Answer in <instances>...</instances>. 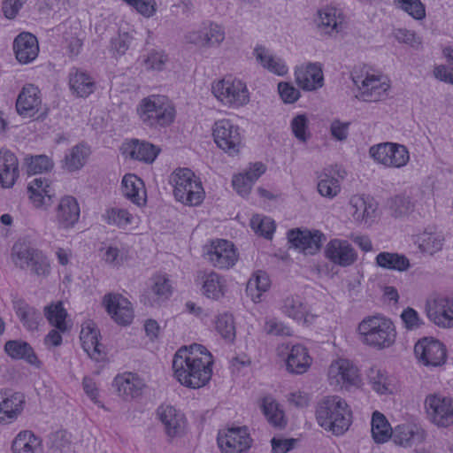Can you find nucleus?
Returning <instances> with one entry per match:
<instances>
[{
	"label": "nucleus",
	"instance_id": "obj_1",
	"mask_svg": "<svg viewBox=\"0 0 453 453\" xmlns=\"http://www.w3.org/2000/svg\"><path fill=\"white\" fill-rule=\"evenodd\" d=\"M212 357L201 344L180 348L174 355L173 369L177 380L185 387L199 388L211 380Z\"/></svg>",
	"mask_w": 453,
	"mask_h": 453
},
{
	"label": "nucleus",
	"instance_id": "obj_2",
	"mask_svg": "<svg viewBox=\"0 0 453 453\" xmlns=\"http://www.w3.org/2000/svg\"><path fill=\"white\" fill-rule=\"evenodd\" d=\"M316 419L326 431L342 435L351 425L352 411L344 399L338 395H329L318 403Z\"/></svg>",
	"mask_w": 453,
	"mask_h": 453
},
{
	"label": "nucleus",
	"instance_id": "obj_3",
	"mask_svg": "<svg viewBox=\"0 0 453 453\" xmlns=\"http://www.w3.org/2000/svg\"><path fill=\"white\" fill-rule=\"evenodd\" d=\"M357 331L364 344L377 349L389 348L396 338L394 323L381 314L364 318L358 324Z\"/></svg>",
	"mask_w": 453,
	"mask_h": 453
},
{
	"label": "nucleus",
	"instance_id": "obj_4",
	"mask_svg": "<svg viewBox=\"0 0 453 453\" xmlns=\"http://www.w3.org/2000/svg\"><path fill=\"white\" fill-rule=\"evenodd\" d=\"M137 113L142 122L151 128L170 126L175 118V108L165 96L151 95L141 100Z\"/></svg>",
	"mask_w": 453,
	"mask_h": 453
},
{
	"label": "nucleus",
	"instance_id": "obj_5",
	"mask_svg": "<svg viewBox=\"0 0 453 453\" xmlns=\"http://www.w3.org/2000/svg\"><path fill=\"white\" fill-rule=\"evenodd\" d=\"M170 181L173 185V195L177 201L191 206L203 202L204 192L202 183L190 169L174 171Z\"/></svg>",
	"mask_w": 453,
	"mask_h": 453
},
{
	"label": "nucleus",
	"instance_id": "obj_6",
	"mask_svg": "<svg viewBox=\"0 0 453 453\" xmlns=\"http://www.w3.org/2000/svg\"><path fill=\"white\" fill-rule=\"evenodd\" d=\"M214 96L223 104L238 108L250 102V93L246 84L238 79L224 78L212 83Z\"/></svg>",
	"mask_w": 453,
	"mask_h": 453
},
{
	"label": "nucleus",
	"instance_id": "obj_7",
	"mask_svg": "<svg viewBox=\"0 0 453 453\" xmlns=\"http://www.w3.org/2000/svg\"><path fill=\"white\" fill-rule=\"evenodd\" d=\"M427 419L438 427L453 424V399L441 393L428 394L424 400Z\"/></svg>",
	"mask_w": 453,
	"mask_h": 453
},
{
	"label": "nucleus",
	"instance_id": "obj_8",
	"mask_svg": "<svg viewBox=\"0 0 453 453\" xmlns=\"http://www.w3.org/2000/svg\"><path fill=\"white\" fill-rule=\"evenodd\" d=\"M225 29L220 25L212 21H203L195 29L187 32L184 35L185 42L202 49L219 47L225 40Z\"/></svg>",
	"mask_w": 453,
	"mask_h": 453
},
{
	"label": "nucleus",
	"instance_id": "obj_9",
	"mask_svg": "<svg viewBox=\"0 0 453 453\" xmlns=\"http://www.w3.org/2000/svg\"><path fill=\"white\" fill-rule=\"evenodd\" d=\"M212 135L217 146L230 156L239 153L242 135L238 126L229 119H220L214 123Z\"/></svg>",
	"mask_w": 453,
	"mask_h": 453
},
{
	"label": "nucleus",
	"instance_id": "obj_10",
	"mask_svg": "<svg viewBox=\"0 0 453 453\" xmlns=\"http://www.w3.org/2000/svg\"><path fill=\"white\" fill-rule=\"evenodd\" d=\"M369 154L377 163L388 167H403L410 159L407 148L393 142L373 145L370 148Z\"/></svg>",
	"mask_w": 453,
	"mask_h": 453
},
{
	"label": "nucleus",
	"instance_id": "obj_11",
	"mask_svg": "<svg viewBox=\"0 0 453 453\" xmlns=\"http://www.w3.org/2000/svg\"><path fill=\"white\" fill-rule=\"evenodd\" d=\"M252 441L246 426L229 427L218 434V445L223 453H247Z\"/></svg>",
	"mask_w": 453,
	"mask_h": 453
},
{
	"label": "nucleus",
	"instance_id": "obj_12",
	"mask_svg": "<svg viewBox=\"0 0 453 453\" xmlns=\"http://www.w3.org/2000/svg\"><path fill=\"white\" fill-rule=\"evenodd\" d=\"M426 314L431 321L443 328L453 327V292L426 301Z\"/></svg>",
	"mask_w": 453,
	"mask_h": 453
},
{
	"label": "nucleus",
	"instance_id": "obj_13",
	"mask_svg": "<svg viewBox=\"0 0 453 453\" xmlns=\"http://www.w3.org/2000/svg\"><path fill=\"white\" fill-rule=\"evenodd\" d=\"M414 353L419 363L426 366H439L446 361V348L434 338L425 337L414 346Z\"/></svg>",
	"mask_w": 453,
	"mask_h": 453
},
{
	"label": "nucleus",
	"instance_id": "obj_14",
	"mask_svg": "<svg viewBox=\"0 0 453 453\" xmlns=\"http://www.w3.org/2000/svg\"><path fill=\"white\" fill-rule=\"evenodd\" d=\"M204 256L214 267L219 269H229L238 260L234 243L224 239L212 241Z\"/></svg>",
	"mask_w": 453,
	"mask_h": 453
},
{
	"label": "nucleus",
	"instance_id": "obj_15",
	"mask_svg": "<svg viewBox=\"0 0 453 453\" xmlns=\"http://www.w3.org/2000/svg\"><path fill=\"white\" fill-rule=\"evenodd\" d=\"M328 380L331 386L349 388L360 383L358 369L348 359H338L328 369Z\"/></svg>",
	"mask_w": 453,
	"mask_h": 453
},
{
	"label": "nucleus",
	"instance_id": "obj_16",
	"mask_svg": "<svg viewBox=\"0 0 453 453\" xmlns=\"http://www.w3.org/2000/svg\"><path fill=\"white\" fill-rule=\"evenodd\" d=\"M354 84L359 93L356 97L365 102H378L387 96L389 85L381 81L375 75H367L365 78L352 77Z\"/></svg>",
	"mask_w": 453,
	"mask_h": 453
},
{
	"label": "nucleus",
	"instance_id": "obj_17",
	"mask_svg": "<svg viewBox=\"0 0 453 453\" xmlns=\"http://www.w3.org/2000/svg\"><path fill=\"white\" fill-rule=\"evenodd\" d=\"M81 208L73 196H64L55 208V222L59 229L69 230L79 221Z\"/></svg>",
	"mask_w": 453,
	"mask_h": 453
},
{
	"label": "nucleus",
	"instance_id": "obj_18",
	"mask_svg": "<svg viewBox=\"0 0 453 453\" xmlns=\"http://www.w3.org/2000/svg\"><path fill=\"white\" fill-rule=\"evenodd\" d=\"M151 285L144 290L140 297L145 306H158L170 298L173 288L166 275L158 274L151 278Z\"/></svg>",
	"mask_w": 453,
	"mask_h": 453
},
{
	"label": "nucleus",
	"instance_id": "obj_19",
	"mask_svg": "<svg viewBox=\"0 0 453 453\" xmlns=\"http://www.w3.org/2000/svg\"><path fill=\"white\" fill-rule=\"evenodd\" d=\"M288 239L296 249L305 255H314L320 250L326 237L318 230L311 232L296 228L288 231Z\"/></svg>",
	"mask_w": 453,
	"mask_h": 453
},
{
	"label": "nucleus",
	"instance_id": "obj_20",
	"mask_svg": "<svg viewBox=\"0 0 453 453\" xmlns=\"http://www.w3.org/2000/svg\"><path fill=\"white\" fill-rule=\"evenodd\" d=\"M26 397L21 392L0 390V423L9 424L23 411Z\"/></svg>",
	"mask_w": 453,
	"mask_h": 453
},
{
	"label": "nucleus",
	"instance_id": "obj_21",
	"mask_svg": "<svg viewBox=\"0 0 453 453\" xmlns=\"http://www.w3.org/2000/svg\"><path fill=\"white\" fill-rule=\"evenodd\" d=\"M103 304L111 319L119 325L132 322L134 312L131 303L119 294H107L104 296Z\"/></svg>",
	"mask_w": 453,
	"mask_h": 453
},
{
	"label": "nucleus",
	"instance_id": "obj_22",
	"mask_svg": "<svg viewBox=\"0 0 453 453\" xmlns=\"http://www.w3.org/2000/svg\"><path fill=\"white\" fill-rule=\"evenodd\" d=\"M42 105L40 89L34 84H26L20 90L16 100V111L23 118H33Z\"/></svg>",
	"mask_w": 453,
	"mask_h": 453
},
{
	"label": "nucleus",
	"instance_id": "obj_23",
	"mask_svg": "<svg viewBox=\"0 0 453 453\" xmlns=\"http://www.w3.org/2000/svg\"><path fill=\"white\" fill-rule=\"evenodd\" d=\"M326 257L334 265L346 267L353 265L357 255L348 241L334 239L330 241L325 250Z\"/></svg>",
	"mask_w": 453,
	"mask_h": 453
},
{
	"label": "nucleus",
	"instance_id": "obj_24",
	"mask_svg": "<svg viewBox=\"0 0 453 453\" xmlns=\"http://www.w3.org/2000/svg\"><path fill=\"white\" fill-rule=\"evenodd\" d=\"M100 333L95 323L88 321L82 325L80 339L84 351L96 362L105 358L104 347L99 342Z\"/></svg>",
	"mask_w": 453,
	"mask_h": 453
},
{
	"label": "nucleus",
	"instance_id": "obj_25",
	"mask_svg": "<svg viewBox=\"0 0 453 453\" xmlns=\"http://www.w3.org/2000/svg\"><path fill=\"white\" fill-rule=\"evenodd\" d=\"M13 51L16 59L22 65L33 62L38 56L37 38L29 32H22L13 41Z\"/></svg>",
	"mask_w": 453,
	"mask_h": 453
},
{
	"label": "nucleus",
	"instance_id": "obj_26",
	"mask_svg": "<svg viewBox=\"0 0 453 453\" xmlns=\"http://www.w3.org/2000/svg\"><path fill=\"white\" fill-rule=\"evenodd\" d=\"M157 415L168 437L174 438L183 434L185 417L180 411L171 405H161L157 409Z\"/></svg>",
	"mask_w": 453,
	"mask_h": 453
},
{
	"label": "nucleus",
	"instance_id": "obj_27",
	"mask_svg": "<svg viewBox=\"0 0 453 453\" xmlns=\"http://www.w3.org/2000/svg\"><path fill=\"white\" fill-rule=\"evenodd\" d=\"M19 178V160L7 149H0V188H12Z\"/></svg>",
	"mask_w": 453,
	"mask_h": 453
},
{
	"label": "nucleus",
	"instance_id": "obj_28",
	"mask_svg": "<svg viewBox=\"0 0 453 453\" xmlns=\"http://www.w3.org/2000/svg\"><path fill=\"white\" fill-rule=\"evenodd\" d=\"M295 75L298 86L307 91L315 90L324 84L322 67L318 63H310L305 68L297 69Z\"/></svg>",
	"mask_w": 453,
	"mask_h": 453
},
{
	"label": "nucleus",
	"instance_id": "obj_29",
	"mask_svg": "<svg viewBox=\"0 0 453 453\" xmlns=\"http://www.w3.org/2000/svg\"><path fill=\"white\" fill-rule=\"evenodd\" d=\"M113 386L119 396L124 400H131L142 395L145 385L136 374L128 372L115 377Z\"/></svg>",
	"mask_w": 453,
	"mask_h": 453
},
{
	"label": "nucleus",
	"instance_id": "obj_30",
	"mask_svg": "<svg viewBox=\"0 0 453 453\" xmlns=\"http://www.w3.org/2000/svg\"><path fill=\"white\" fill-rule=\"evenodd\" d=\"M70 90L78 97L86 98L96 89L94 79L85 71L73 67L68 74Z\"/></svg>",
	"mask_w": 453,
	"mask_h": 453
},
{
	"label": "nucleus",
	"instance_id": "obj_31",
	"mask_svg": "<svg viewBox=\"0 0 453 453\" xmlns=\"http://www.w3.org/2000/svg\"><path fill=\"white\" fill-rule=\"evenodd\" d=\"M312 359L304 346L294 345L286 359L287 371L293 374H303L308 371Z\"/></svg>",
	"mask_w": 453,
	"mask_h": 453
},
{
	"label": "nucleus",
	"instance_id": "obj_32",
	"mask_svg": "<svg viewBox=\"0 0 453 453\" xmlns=\"http://www.w3.org/2000/svg\"><path fill=\"white\" fill-rule=\"evenodd\" d=\"M282 312L292 319L309 325L312 323L314 316L310 313L309 308L298 296H288L281 306Z\"/></svg>",
	"mask_w": 453,
	"mask_h": 453
},
{
	"label": "nucleus",
	"instance_id": "obj_33",
	"mask_svg": "<svg viewBox=\"0 0 453 453\" xmlns=\"http://www.w3.org/2000/svg\"><path fill=\"white\" fill-rule=\"evenodd\" d=\"M197 280L202 285V292L208 298L218 300L224 296V280L213 271L197 272Z\"/></svg>",
	"mask_w": 453,
	"mask_h": 453
},
{
	"label": "nucleus",
	"instance_id": "obj_34",
	"mask_svg": "<svg viewBox=\"0 0 453 453\" xmlns=\"http://www.w3.org/2000/svg\"><path fill=\"white\" fill-rule=\"evenodd\" d=\"M4 351L12 359H23L28 364L39 367L41 362L31 345L21 340H10L4 344Z\"/></svg>",
	"mask_w": 453,
	"mask_h": 453
},
{
	"label": "nucleus",
	"instance_id": "obj_35",
	"mask_svg": "<svg viewBox=\"0 0 453 453\" xmlns=\"http://www.w3.org/2000/svg\"><path fill=\"white\" fill-rule=\"evenodd\" d=\"M123 195L132 203L141 206L146 203V189L143 181L135 174H126L122 179Z\"/></svg>",
	"mask_w": 453,
	"mask_h": 453
},
{
	"label": "nucleus",
	"instance_id": "obj_36",
	"mask_svg": "<svg viewBox=\"0 0 453 453\" xmlns=\"http://www.w3.org/2000/svg\"><path fill=\"white\" fill-rule=\"evenodd\" d=\"M13 453H42V441L32 431L19 432L12 444Z\"/></svg>",
	"mask_w": 453,
	"mask_h": 453
},
{
	"label": "nucleus",
	"instance_id": "obj_37",
	"mask_svg": "<svg viewBox=\"0 0 453 453\" xmlns=\"http://www.w3.org/2000/svg\"><path fill=\"white\" fill-rule=\"evenodd\" d=\"M90 148L84 142L73 146L62 160V167L68 172H75L84 166L88 156Z\"/></svg>",
	"mask_w": 453,
	"mask_h": 453
},
{
	"label": "nucleus",
	"instance_id": "obj_38",
	"mask_svg": "<svg viewBox=\"0 0 453 453\" xmlns=\"http://www.w3.org/2000/svg\"><path fill=\"white\" fill-rule=\"evenodd\" d=\"M13 308L27 330L35 331L38 329L39 324L42 320V314L39 311L22 300L15 301L13 303Z\"/></svg>",
	"mask_w": 453,
	"mask_h": 453
},
{
	"label": "nucleus",
	"instance_id": "obj_39",
	"mask_svg": "<svg viewBox=\"0 0 453 453\" xmlns=\"http://www.w3.org/2000/svg\"><path fill=\"white\" fill-rule=\"evenodd\" d=\"M253 54L257 61L269 72L280 76L288 73V67L284 61L270 54L265 47L261 45L257 46L254 49Z\"/></svg>",
	"mask_w": 453,
	"mask_h": 453
},
{
	"label": "nucleus",
	"instance_id": "obj_40",
	"mask_svg": "<svg viewBox=\"0 0 453 453\" xmlns=\"http://www.w3.org/2000/svg\"><path fill=\"white\" fill-rule=\"evenodd\" d=\"M376 265L383 269L405 272L411 267L409 258L398 253L383 251L377 255Z\"/></svg>",
	"mask_w": 453,
	"mask_h": 453
},
{
	"label": "nucleus",
	"instance_id": "obj_41",
	"mask_svg": "<svg viewBox=\"0 0 453 453\" xmlns=\"http://www.w3.org/2000/svg\"><path fill=\"white\" fill-rule=\"evenodd\" d=\"M38 250L25 242H17L12 249V260L13 264L20 269L29 267L33 257Z\"/></svg>",
	"mask_w": 453,
	"mask_h": 453
},
{
	"label": "nucleus",
	"instance_id": "obj_42",
	"mask_svg": "<svg viewBox=\"0 0 453 453\" xmlns=\"http://www.w3.org/2000/svg\"><path fill=\"white\" fill-rule=\"evenodd\" d=\"M390 438L395 444L408 447L415 441H421L422 434L410 425H398L392 430Z\"/></svg>",
	"mask_w": 453,
	"mask_h": 453
},
{
	"label": "nucleus",
	"instance_id": "obj_43",
	"mask_svg": "<svg viewBox=\"0 0 453 453\" xmlns=\"http://www.w3.org/2000/svg\"><path fill=\"white\" fill-rule=\"evenodd\" d=\"M371 426L372 438L377 443L386 442L390 438L393 429L386 417L380 411L372 413Z\"/></svg>",
	"mask_w": 453,
	"mask_h": 453
},
{
	"label": "nucleus",
	"instance_id": "obj_44",
	"mask_svg": "<svg viewBox=\"0 0 453 453\" xmlns=\"http://www.w3.org/2000/svg\"><path fill=\"white\" fill-rule=\"evenodd\" d=\"M319 27L327 34L333 31L338 33L342 27V18L335 8L326 7L319 12Z\"/></svg>",
	"mask_w": 453,
	"mask_h": 453
},
{
	"label": "nucleus",
	"instance_id": "obj_45",
	"mask_svg": "<svg viewBox=\"0 0 453 453\" xmlns=\"http://www.w3.org/2000/svg\"><path fill=\"white\" fill-rule=\"evenodd\" d=\"M261 408L270 424L277 427H282L286 425L284 412L272 396L263 398Z\"/></svg>",
	"mask_w": 453,
	"mask_h": 453
},
{
	"label": "nucleus",
	"instance_id": "obj_46",
	"mask_svg": "<svg viewBox=\"0 0 453 453\" xmlns=\"http://www.w3.org/2000/svg\"><path fill=\"white\" fill-rule=\"evenodd\" d=\"M351 213L355 220L366 221L375 212L373 204L368 202L363 196H353L349 200Z\"/></svg>",
	"mask_w": 453,
	"mask_h": 453
},
{
	"label": "nucleus",
	"instance_id": "obj_47",
	"mask_svg": "<svg viewBox=\"0 0 453 453\" xmlns=\"http://www.w3.org/2000/svg\"><path fill=\"white\" fill-rule=\"evenodd\" d=\"M44 314L50 324L58 328V330L62 333L67 330L65 322L67 312L61 302L46 306L44 308Z\"/></svg>",
	"mask_w": 453,
	"mask_h": 453
},
{
	"label": "nucleus",
	"instance_id": "obj_48",
	"mask_svg": "<svg viewBox=\"0 0 453 453\" xmlns=\"http://www.w3.org/2000/svg\"><path fill=\"white\" fill-rule=\"evenodd\" d=\"M318 191L326 198H334L341 191V186L338 179L330 175L326 170L319 175Z\"/></svg>",
	"mask_w": 453,
	"mask_h": 453
},
{
	"label": "nucleus",
	"instance_id": "obj_49",
	"mask_svg": "<svg viewBox=\"0 0 453 453\" xmlns=\"http://www.w3.org/2000/svg\"><path fill=\"white\" fill-rule=\"evenodd\" d=\"M367 379L372 388L378 394L383 395L390 392V380L384 371L372 367L368 370Z\"/></svg>",
	"mask_w": 453,
	"mask_h": 453
},
{
	"label": "nucleus",
	"instance_id": "obj_50",
	"mask_svg": "<svg viewBox=\"0 0 453 453\" xmlns=\"http://www.w3.org/2000/svg\"><path fill=\"white\" fill-rule=\"evenodd\" d=\"M158 152L159 150L153 144L135 141L134 142L131 157L134 159L150 164L156 159Z\"/></svg>",
	"mask_w": 453,
	"mask_h": 453
},
{
	"label": "nucleus",
	"instance_id": "obj_51",
	"mask_svg": "<svg viewBox=\"0 0 453 453\" xmlns=\"http://www.w3.org/2000/svg\"><path fill=\"white\" fill-rule=\"evenodd\" d=\"M418 242L422 251L433 255L441 250L444 238L441 233L425 231L418 236Z\"/></svg>",
	"mask_w": 453,
	"mask_h": 453
},
{
	"label": "nucleus",
	"instance_id": "obj_52",
	"mask_svg": "<svg viewBox=\"0 0 453 453\" xmlns=\"http://www.w3.org/2000/svg\"><path fill=\"white\" fill-rule=\"evenodd\" d=\"M270 287L268 275L264 272H258L254 279L248 281L246 291L254 302H257L262 293L266 292Z\"/></svg>",
	"mask_w": 453,
	"mask_h": 453
},
{
	"label": "nucleus",
	"instance_id": "obj_53",
	"mask_svg": "<svg viewBox=\"0 0 453 453\" xmlns=\"http://www.w3.org/2000/svg\"><path fill=\"white\" fill-rule=\"evenodd\" d=\"M26 164L28 174H39L49 172L54 165L51 158L46 155H36L26 158Z\"/></svg>",
	"mask_w": 453,
	"mask_h": 453
},
{
	"label": "nucleus",
	"instance_id": "obj_54",
	"mask_svg": "<svg viewBox=\"0 0 453 453\" xmlns=\"http://www.w3.org/2000/svg\"><path fill=\"white\" fill-rule=\"evenodd\" d=\"M217 332L226 341L233 342L235 338V326L231 314L223 313L218 316L215 322Z\"/></svg>",
	"mask_w": 453,
	"mask_h": 453
},
{
	"label": "nucleus",
	"instance_id": "obj_55",
	"mask_svg": "<svg viewBox=\"0 0 453 453\" xmlns=\"http://www.w3.org/2000/svg\"><path fill=\"white\" fill-rule=\"evenodd\" d=\"M398 8L407 12L415 19L420 20L426 17L425 5L420 0H394Z\"/></svg>",
	"mask_w": 453,
	"mask_h": 453
},
{
	"label": "nucleus",
	"instance_id": "obj_56",
	"mask_svg": "<svg viewBox=\"0 0 453 453\" xmlns=\"http://www.w3.org/2000/svg\"><path fill=\"white\" fill-rule=\"evenodd\" d=\"M109 225H115L119 227H125L132 222L133 216L127 210L120 208H111L108 210L104 216Z\"/></svg>",
	"mask_w": 453,
	"mask_h": 453
},
{
	"label": "nucleus",
	"instance_id": "obj_57",
	"mask_svg": "<svg viewBox=\"0 0 453 453\" xmlns=\"http://www.w3.org/2000/svg\"><path fill=\"white\" fill-rule=\"evenodd\" d=\"M250 226L257 234L266 239H271L275 231L274 222L269 218L254 217L250 221Z\"/></svg>",
	"mask_w": 453,
	"mask_h": 453
},
{
	"label": "nucleus",
	"instance_id": "obj_58",
	"mask_svg": "<svg viewBox=\"0 0 453 453\" xmlns=\"http://www.w3.org/2000/svg\"><path fill=\"white\" fill-rule=\"evenodd\" d=\"M264 331L266 334L275 336H290L292 334L291 329L275 318L267 319L265 320Z\"/></svg>",
	"mask_w": 453,
	"mask_h": 453
},
{
	"label": "nucleus",
	"instance_id": "obj_59",
	"mask_svg": "<svg viewBox=\"0 0 453 453\" xmlns=\"http://www.w3.org/2000/svg\"><path fill=\"white\" fill-rule=\"evenodd\" d=\"M413 204L408 196H396L390 203V209L395 217L407 215L412 211Z\"/></svg>",
	"mask_w": 453,
	"mask_h": 453
},
{
	"label": "nucleus",
	"instance_id": "obj_60",
	"mask_svg": "<svg viewBox=\"0 0 453 453\" xmlns=\"http://www.w3.org/2000/svg\"><path fill=\"white\" fill-rule=\"evenodd\" d=\"M255 181L245 173L234 175L232 180V185L234 190L242 196H247Z\"/></svg>",
	"mask_w": 453,
	"mask_h": 453
},
{
	"label": "nucleus",
	"instance_id": "obj_61",
	"mask_svg": "<svg viewBox=\"0 0 453 453\" xmlns=\"http://www.w3.org/2000/svg\"><path fill=\"white\" fill-rule=\"evenodd\" d=\"M168 58L163 51H151L144 60L147 69L161 71Z\"/></svg>",
	"mask_w": 453,
	"mask_h": 453
},
{
	"label": "nucleus",
	"instance_id": "obj_62",
	"mask_svg": "<svg viewBox=\"0 0 453 453\" xmlns=\"http://www.w3.org/2000/svg\"><path fill=\"white\" fill-rule=\"evenodd\" d=\"M279 94L286 104H293L300 97V92L295 87L288 82H280L278 84Z\"/></svg>",
	"mask_w": 453,
	"mask_h": 453
},
{
	"label": "nucleus",
	"instance_id": "obj_63",
	"mask_svg": "<svg viewBox=\"0 0 453 453\" xmlns=\"http://www.w3.org/2000/svg\"><path fill=\"white\" fill-rule=\"evenodd\" d=\"M401 319L408 330H415L423 324L418 313L411 307H407L403 311Z\"/></svg>",
	"mask_w": 453,
	"mask_h": 453
},
{
	"label": "nucleus",
	"instance_id": "obj_64",
	"mask_svg": "<svg viewBox=\"0 0 453 453\" xmlns=\"http://www.w3.org/2000/svg\"><path fill=\"white\" fill-rule=\"evenodd\" d=\"M307 123L308 119L304 115H297L291 122V127L295 136L302 142H306L308 138L306 134Z\"/></svg>",
	"mask_w": 453,
	"mask_h": 453
}]
</instances>
